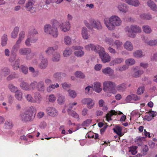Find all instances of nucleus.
<instances>
[{"mask_svg":"<svg viewBox=\"0 0 157 157\" xmlns=\"http://www.w3.org/2000/svg\"><path fill=\"white\" fill-rule=\"evenodd\" d=\"M25 32L24 31H21L19 34L18 38L17 40L18 42L21 43L25 37Z\"/></svg>","mask_w":157,"mask_h":157,"instance_id":"f704fd0d","label":"nucleus"},{"mask_svg":"<svg viewBox=\"0 0 157 157\" xmlns=\"http://www.w3.org/2000/svg\"><path fill=\"white\" fill-rule=\"evenodd\" d=\"M103 90L107 94V96H110V94H115L117 93L115 89L116 85L115 82L110 81H106L103 82Z\"/></svg>","mask_w":157,"mask_h":157,"instance_id":"f03ea898","label":"nucleus"},{"mask_svg":"<svg viewBox=\"0 0 157 157\" xmlns=\"http://www.w3.org/2000/svg\"><path fill=\"white\" fill-rule=\"evenodd\" d=\"M21 43L18 42L17 41L16 43L13 46L12 49V52H16L20 47V44Z\"/></svg>","mask_w":157,"mask_h":157,"instance_id":"a18cd8bd","label":"nucleus"},{"mask_svg":"<svg viewBox=\"0 0 157 157\" xmlns=\"http://www.w3.org/2000/svg\"><path fill=\"white\" fill-rule=\"evenodd\" d=\"M34 98L33 103L36 102L39 103L42 100V97L41 95L39 93L35 94Z\"/></svg>","mask_w":157,"mask_h":157,"instance_id":"72a5a7b5","label":"nucleus"},{"mask_svg":"<svg viewBox=\"0 0 157 157\" xmlns=\"http://www.w3.org/2000/svg\"><path fill=\"white\" fill-rule=\"evenodd\" d=\"M128 67L125 65H124L122 67H118L116 68V70L117 71H124L127 69Z\"/></svg>","mask_w":157,"mask_h":157,"instance_id":"13d9d810","label":"nucleus"},{"mask_svg":"<svg viewBox=\"0 0 157 157\" xmlns=\"http://www.w3.org/2000/svg\"><path fill=\"white\" fill-rule=\"evenodd\" d=\"M91 122V120L90 119H87L86 121H84L82 124V125L83 126L86 127L88 126L90 123Z\"/></svg>","mask_w":157,"mask_h":157,"instance_id":"0e129e2a","label":"nucleus"},{"mask_svg":"<svg viewBox=\"0 0 157 157\" xmlns=\"http://www.w3.org/2000/svg\"><path fill=\"white\" fill-rule=\"evenodd\" d=\"M104 22L107 28L111 31L114 30L115 27L120 26L122 23L120 18L116 15L105 18Z\"/></svg>","mask_w":157,"mask_h":157,"instance_id":"f257e3e1","label":"nucleus"},{"mask_svg":"<svg viewBox=\"0 0 157 157\" xmlns=\"http://www.w3.org/2000/svg\"><path fill=\"white\" fill-rule=\"evenodd\" d=\"M75 75L77 78H84L85 77V75L80 71H77L75 73Z\"/></svg>","mask_w":157,"mask_h":157,"instance_id":"49530a36","label":"nucleus"},{"mask_svg":"<svg viewBox=\"0 0 157 157\" xmlns=\"http://www.w3.org/2000/svg\"><path fill=\"white\" fill-rule=\"evenodd\" d=\"M72 53V50L71 48L67 47L63 52V55L64 57H69Z\"/></svg>","mask_w":157,"mask_h":157,"instance_id":"b1692460","label":"nucleus"},{"mask_svg":"<svg viewBox=\"0 0 157 157\" xmlns=\"http://www.w3.org/2000/svg\"><path fill=\"white\" fill-rule=\"evenodd\" d=\"M20 87L23 90H31L28 84L24 82H22L20 83Z\"/></svg>","mask_w":157,"mask_h":157,"instance_id":"c756f323","label":"nucleus"},{"mask_svg":"<svg viewBox=\"0 0 157 157\" xmlns=\"http://www.w3.org/2000/svg\"><path fill=\"white\" fill-rule=\"evenodd\" d=\"M22 92L18 90L15 93V97L19 101H21L22 98Z\"/></svg>","mask_w":157,"mask_h":157,"instance_id":"58836bf2","label":"nucleus"},{"mask_svg":"<svg viewBox=\"0 0 157 157\" xmlns=\"http://www.w3.org/2000/svg\"><path fill=\"white\" fill-rule=\"evenodd\" d=\"M122 44V42L119 40L115 41L114 43V44L115 45L117 49H120L121 47Z\"/></svg>","mask_w":157,"mask_h":157,"instance_id":"864d4df0","label":"nucleus"},{"mask_svg":"<svg viewBox=\"0 0 157 157\" xmlns=\"http://www.w3.org/2000/svg\"><path fill=\"white\" fill-rule=\"evenodd\" d=\"M125 30L127 33L128 36L132 38H134L136 36V33H140L141 32L140 28L135 25L126 27L125 28Z\"/></svg>","mask_w":157,"mask_h":157,"instance_id":"20e7f679","label":"nucleus"},{"mask_svg":"<svg viewBox=\"0 0 157 157\" xmlns=\"http://www.w3.org/2000/svg\"><path fill=\"white\" fill-rule=\"evenodd\" d=\"M92 89L96 93H100L102 89L101 83L99 82H94L92 85Z\"/></svg>","mask_w":157,"mask_h":157,"instance_id":"2eb2a0df","label":"nucleus"},{"mask_svg":"<svg viewBox=\"0 0 157 157\" xmlns=\"http://www.w3.org/2000/svg\"><path fill=\"white\" fill-rule=\"evenodd\" d=\"M48 99L49 102H53L56 101V98L54 94H51L49 96Z\"/></svg>","mask_w":157,"mask_h":157,"instance_id":"5fc2aeb1","label":"nucleus"},{"mask_svg":"<svg viewBox=\"0 0 157 157\" xmlns=\"http://www.w3.org/2000/svg\"><path fill=\"white\" fill-rule=\"evenodd\" d=\"M19 28L18 27H16L14 28L13 31L11 33V37L13 38H15L17 36L18 32L19 31Z\"/></svg>","mask_w":157,"mask_h":157,"instance_id":"e433bc0d","label":"nucleus"},{"mask_svg":"<svg viewBox=\"0 0 157 157\" xmlns=\"http://www.w3.org/2000/svg\"><path fill=\"white\" fill-rule=\"evenodd\" d=\"M6 128L7 129H10L13 127V124L11 121H7L5 123Z\"/></svg>","mask_w":157,"mask_h":157,"instance_id":"6e6d98bb","label":"nucleus"},{"mask_svg":"<svg viewBox=\"0 0 157 157\" xmlns=\"http://www.w3.org/2000/svg\"><path fill=\"white\" fill-rule=\"evenodd\" d=\"M125 63L128 66L132 65L135 63V59L132 58H129L125 61Z\"/></svg>","mask_w":157,"mask_h":157,"instance_id":"c03bdc74","label":"nucleus"},{"mask_svg":"<svg viewBox=\"0 0 157 157\" xmlns=\"http://www.w3.org/2000/svg\"><path fill=\"white\" fill-rule=\"evenodd\" d=\"M45 86L43 82H40L37 84V89L40 91H43L44 90Z\"/></svg>","mask_w":157,"mask_h":157,"instance_id":"37998d69","label":"nucleus"},{"mask_svg":"<svg viewBox=\"0 0 157 157\" xmlns=\"http://www.w3.org/2000/svg\"><path fill=\"white\" fill-rule=\"evenodd\" d=\"M97 52L99 54L102 62L104 63L109 62L111 60V57L109 54L105 52L104 48L101 47Z\"/></svg>","mask_w":157,"mask_h":157,"instance_id":"423d86ee","label":"nucleus"},{"mask_svg":"<svg viewBox=\"0 0 157 157\" xmlns=\"http://www.w3.org/2000/svg\"><path fill=\"white\" fill-rule=\"evenodd\" d=\"M105 42L108 44L110 46H113L114 44V42L112 38L106 37L104 40Z\"/></svg>","mask_w":157,"mask_h":157,"instance_id":"a19ab883","label":"nucleus"},{"mask_svg":"<svg viewBox=\"0 0 157 157\" xmlns=\"http://www.w3.org/2000/svg\"><path fill=\"white\" fill-rule=\"evenodd\" d=\"M144 87L143 86H140L138 88L137 90V94L139 95H141L144 93Z\"/></svg>","mask_w":157,"mask_h":157,"instance_id":"052dcab7","label":"nucleus"},{"mask_svg":"<svg viewBox=\"0 0 157 157\" xmlns=\"http://www.w3.org/2000/svg\"><path fill=\"white\" fill-rule=\"evenodd\" d=\"M117 8L118 10L122 13H126L128 10V6L124 3H120L118 4Z\"/></svg>","mask_w":157,"mask_h":157,"instance_id":"ddd939ff","label":"nucleus"},{"mask_svg":"<svg viewBox=\"0 0 157 157\" xmlns=\"http://www.w3.org/2000/svg\"><path fill=\"white\" fill-rule=\"evenodd\" d=\"M102 72L104 75L110 76L113 75L114 74V71L109 67L103 68L102 70Z\"/></svg>","mask_w":157,"mask_h":157,"instance_id":"dca6fc26","label":"nucleus"},{"mask_svg":"<svg viewBox=\"0 0 157 157\" xmlns=\"http://www.w3.org/2000/svg\"><path fill=\"white\" fill-rule=\"evenodd\" d=\"M65 98L64 96L60 94L58 95L57 102L60 105L63 104L65 102Z\"/></svg>","mask_w":157,"mask_h":157,"instance_id":"ea45409f","label":"nucleus"},{"mask_svg":"<svg viewBox=\"0 0 157 157\" xmlns=\"http://www.w3.org/2000/svg\"><path fill=\"white\" fill-rule=\"evenodd\" d=\"M10 61L12 63L11 65L14 70H17L18 68L19 64L18 61H16L13 62V60L12 59L11 57L10 59Z\"/></svg>","mask_w":157,"mask_h":157,"instance_id":"c9c22d12","label":"nucleus"},{"mask_svg":"<svg viewBox=\"0 0 157 157\" xmlns=\"http://www.w3.org/2000/svg\"><path fill=\"white\" fill-rule=\"evenodd\" d=\"M85 49L88 51H90V50L94 51L95 52L97 53L100 48H101V47L99 45H95L92 44H90L86 45L84 47Z\"/></svg>","mask_w":157,"mask_h":157,"instance_id":"9b49d317","label":"nucleus"},{"mask_svg":"<svg viewBox=\"0 0 157 157\" xmlns=\"http://www.w3.org/2000/svg\"><path fill=\"white\" fill-rule=\"evenodd\" d=\"M44 33L50 35L53 37L56 38L58 35V31L56 28L49 24L45 25L44 28Z\"/></svg>","mask_w":157,"mask_h":157,"instance_id":"39448f33","label":"nucleus"},{"mask_svg":"<svg viewBox=\"0 0 157 157\" xmlns=\"http://www.w3.org/2000/svg\"><path fill=\"white\" fill-rule=\"evenodd\" d=\"M81 102L83 105H86L87 107L89 109L93 108L95 105L94 101L90 98H83L81 101Z\"/></svg>","mask_w":157,"mask_h":157,"instance_id":"6e6552de","label":"nucleus"},{"mask_svg":"<svg viewBox=\"0 0 157 157\" xmlns=\"http://www.w3.org/2000/svg\"><path fill=\"white\" fill-rule=\"evenodd\" d=\"M68 96L70 98H75L77 96V93L74 90L69 89L67 90Z\"/></svg>","mask_w":157,"mask_h":157,"instance_id":"cd10ccee","label":"nucleus"},{"mask_svg":"<svg viewBox=\"0 0 157 157\" xmlns=\"http://www.w3.org/2000/svg\"><path fill=\"white\" fill-rule=\"evenodd\" d=\"M59 86V84L56 83L52 84L49 86L47 88V91L49 92H51L53 89L58 88Z\"/></svg>","mask_w":157,"mask_h":157,"instance_id":"4c0bfd02","label":"nucleus"},{"mask_svg":"<svg viewBox=\"0 0 157 157\" xmlns=\"http://www.w3.org/2000/svg\"><path fill=\"white\" fill-rule=\"evenodd\" d=\"M148 148L147 145L144 146L142 149L141 153L143 155H145L147 154V152L148 151Z\"/></svg>","mask_w":157,"mask_h":157,"instance_id":"4d7b16f0","label":"nucleus"},{"mask_svg":"<svg viewBox=\"0 0 157 157\" xmlns=\"http://www.w3.org/2000/svg\"><path fill=\"white\" fill-rule=\"evenodd\" d=\"M124 61V59L122 58L115 59L109 63L110 66H113L117 64H119Z\"/></svg>","mask_w":157,"mask_h":157,"instance_id":"c85d7f7f","label":"nucleus"},{"mask_svg":"<svg viewBox=\"0 0 157 157\" xmlns=\"http://www.w3.org/2000/svg\"><path fill=\"white\" fill-rule=\"evenodd\" d=\"M9 90L12 92L15 93L18 90L17 88L12 84H10L8 85Z\"/></svg>","mask_w":157,"mask_h":157,"instance_id":"79ce46f5","label":"nucleus"},{"mask_svg":"<svg viewBox=\"0 0 157 157\" xmlns=\"http://www.w3.org/2000/svg\"><path fill=\"white\" fill-rule=\"evenodd\" d=\"M63 41L64 44L67 45H70L72 44L71 38L68 36H66L64 37Z\"/></svg>","mask_w":157,"mask_h":157,"instance_id":"7c9ffc66","label":"nucleus"},{"mask_svg":"<svg viewBox=\"0 0 157 157\" xmlns=\"http://www.w3.org/2000/svg\"><path fill=\"white\" fill-rule=\"evenodd\" d=\"M124 48L127 50L131 51L133 50V46L132 43L129 41H126L124 44Z\"/></svg>","mask_w":157,"mask_h":157,"instance_id":"4be33fe9","label":"nucleus"},{"mask_svg":"<svg viewBox=\"0 0 157 157\" xmlns=\"http://www.w3.org/2000/svg\"><path fill=\"white\" fill-rule=\"evenodd\" d=\"M63 88L65 90H66L71 87V85L68 84L66 82H64L62 84Z\"/></svg>","mask_w":157,"mask_h":157,"instance_id":"e2e57ef3","label":"nucleus"},{"mask_svg":"<svg viewBox=\"0 0 157 157\" xmlns=\"http://www.w3.org/2000/svg\"><path fill=\"white\" fill-rule=\"evenodd\" d=\"M59 27L62 31L64 32H67L69 31L70 29V23L69 21H66L60 24Z\"/></svg>","mask_w":157,"mask_h":157,"instance_id":"f8f14e48","label":"nucleus"},{"mask_svg":"<svg viewBox=\"0 0 157 157\" xmlns=\"http://www.w3.org/2000/svg\"><path fill=\"white\" fill-rule=\"evenodd\" d=\"M143 73V70H138L137 67H136L132 69L130 74L133 77L138 78L140 77Z\"/></svg>","mask_w":157,"mask_h":157,"instance_id":"9d476101","label":"nucleus"},{"mask_svg":"<svg viewBox=\"0 0 157 157\" xmlns=\"http://www.w3.org/2000/svg\"><path fill=\"white\" fill-rule=\"evenodd\" d=\"M32 116L33 114L31 112H26L21 113L19 119L23 122H26L31 120Z\"/></svg>","mask_w":157,"mask_h":157,"instance_id":"1a4fd4ad","label":"nucleus"},{"mask_svg":"<svg viewBox=\"0 0 157 157\" xmlns=\"http://www.w3.org/2000/svg\"><path fill=\"white\" fill-rule=\"evenodd\" d=\"M133 55L134 57L136 58H140L143 57L144 55L142 51L141 50H137L133 53Z\"/></svg>","mask_w":157,"mask_h":157,"instance_id":"bb28decb","label":"nucleus"},{"mask_svg":"<svg viewBox=\"0 0 157 157\" xmlns=\"http://www.w3.org/2000/svg\"><path fill=\"white\" fill-rule=\"evenodd\" d=\"M21 70L22 72L24 74H27L28 73V68L26 67L23 66H21Z\"/></svg>","mask_w":157,"mask_h":157,"instance_id":"69168bd1","label":"nucleus"},{"mask_svg":"<svg viewBox=\"0 0 157 157\" xmlns=\"http://www.w3.org/2000/svg\"><path fill=\"white\" fill-rule=\"evenodd\" d=\"M60 59V55L58 53H55L53 56L52 59L53 61L56 62L59 61Z\"/></svg>","mask_w":157,"mask_h":157,"instance_id":"de8ad7c7","label":"nucleus"},{"mask_svg":"<svg viewBox=\"0 0 157 157\" xmlns=\"http://www.w3.org/2000/svg\"><path fill=\"white\" fill-rule=\"evenodd\" d=\"M143 31L146 33H150L151 31V28L148 25H144L142 27Z\"/></svg>","mask_w":157,"mask_h":157,"instance_id":"09e8293b","label":"nucleus"},{"mask_svg":"<svg viewBox=\"0 0 157 157\" xmlns=\"http://www.w3.org/2000/svg\"><path fill=\"white\" fill-rule=\"evenodd\" d=\"M116 87V91H118L120 92H123L126 89V85L124 83L119 85Z\"/></svg>","mask_w":157,"mask_h":157,"instance_id":"2f4dec72","label":"nucleus"},{"mask_svg":"<svg viewBox=\"0 0 157 157\" xmlns=\"http://www.w3.org/2000/svg\"><path fill=\"white\" fill-rule=\"evenodd\" d=\"M46 111L47 114L50 116L54 117L58 114L57 111L54 108L48 107L46 109Z\"/></svg>","mask_w":157,"mask_h":157,"instance_id":"a211bd4d","label":"nucleus"},{"mask_svg":"<svg viewBox=\"0 0 157 157\" xmlns=\"http://www.w3.org/2000/svg\"><path fill=\"white\" fill-rule=\"evenodd\" d=\"M140 17L141 18L147 20H150L151 18V16L150 15L144 13L141 14L140 15Z\"/></svg>","mask_w":157,"mask_h":157,"instance_id":"603ef678","label":"nucleus"},{"mask_svg":"<svg viewBox=\"0 0 157 157\" xmlns=\"http://www.w3.org/2000/svg\"><path fill=\"white\" fill-rule=\"evenodd\" d=\"M39 59L41 60V63L40 65V67L42 69H45L47 67L48 65V62L47 59L44 58L42 55L40 56Z\"/></svg>","mask_w":157,"mask_h":157,"instance_id":"6ab92c4d","label":"nucleus"},{"mask_svg":"<svg viewBox=\"0 0 157 157\" xmlns=\"http://www.w3.org/2000/svg\"><path fill=\"white\" fill-rule=\"evenodd\" d=\"M7 40V36L6 34H3L1 38V44L2 46L4 47L6 45Z\"/></svg>","mask_w":157,"mask_h":157,"instance_id":"473e14b6","label":"nucleus"},{"mask_svg":"<svg viewBox=\"0 0 157 157\" xmlns=\"http://www.w3.org/2000/svg\"><path fill=\"white\" fill-rule=\"evenodd\" d=\"M81 34L82 38L85 40H87L90 37V35L87 32V29L85 27L82 28Z\"/></svg>","mask_w":157,"mask_h":157,"instance_id":"5701e85b","label":"nucleus"},{"mask_svg":"<svg viewBox=\"0 0 157 157\" xmlns=\"http://www.w3.org/2000/svg\"><path fill=\"white\" fill-rule=\"evenodd\" d=\"M72 48L74 50H80L74 52V54L76 56L78 57H81L84 55V52L81 50L83 48L82 47L79 46H75L73 47Z\"/></svg>","mask_w":157,"mask_h":157,"instance_id":"4468645a","label":"nucleus"},{"mask_svg":"<svg viewBox=\"0 0 157 157\" xmlns=\"http://www.w3.org/2000/svg\"><path fill=\"white\" fill-rule=\"evenodd\" d=\"M125 2L128 5L137 6L140 4V2L138 0H125Z\"/></svg>","mask_w":157,"mask_h":157,"instance_id":"393cba45","label":"nucleus"},{"mask_svg":"<svg viewBox=\"0 0 157 157\" xmlns=\"http://www.w3.org/2000/svg\"><path fill=\"white\" fill-rule=\"evenodd\" d=\"M2 72L4 76H6L10 73V71L8 68L5 67L2 69Z\"/></svg>","mask_w":157,"mask_h":157,"instance_id":"3c124183","label":"nucleus"},{"mask_svg":"<svg viewBox=\"0 0 157 157\" xmlns=\"http://www.w3.org/2000/svg\"><path fill=\"white\" fill-rule=\"evenodd\" d=\"M102 67V65L101 64L98 63L96 64L94 67V69L96 71H100Z\"/></svg>","mask_w":157,"mask_h":157,"instance_id":"bf43d9fd","label":"nucleus"},{"mask_svg":"<svg viewBox=\"0 0 157 157\" xmlns=\"http://www.w3.org/2000/svg\"><path fill=\"white\" fill-rule=\"evenodd\" d=\"M33 3L31 2H29L26 5L27 10L28 11H30L33 9V7L32 6Z\"/></svg>","mask_w":157,"mask_h":157,"instance_id":"680f3d73","label":"nucleus"},{"mask_svg":"<svg viewBox=\"0 0 157 157\" xmlns=\"http://www.w3.org/2000/svg\"><path fill=\"white\" fill-rule=\"evenodd\" d=\"M113 130L114 132L119 136L120 137L123 135V134L122 132V128L119 126H115L113 128Z\"/></svg>","mask_w":157,"mask_h":157,"instance_id":"a878e982","label":"nucleus"},{"mask_svg":"<svg viewBox=\"0 0 157 157\" xmlns=\"http://www.w3.org/2000/svg\"><path fill=\"white\" fill-rule=\"evenodd\" d=\"M19 54L21 55L25 56L27 59H30L34 56V54L32 53L31 49L28 48H20L18 51Z\"/></svg>","mask_w":157,"mask_h":157,"instance_id":"0eeeda50","label":"nucleus"},{"mask_svg":"<svg viewBox=\"0 0 157 157\" xmlns=\"http://www.w3.org/2000/svg\"><path fill=\"white\" fill-rule=\"evenodd\" d=\"M123 114V113L119 111H115L114 110H112L109 112L106 115V119L107 121H109L111 120V117L113 115L117 114L121 115Z\"/></svg>","mask_w":157,"mask_h":157,"instance_id":"f3484780","label":"nucleus"},{"mask_svg":"<svg viewBox=\"0 0 157 157\" xmlns=\"http://www.w3.org/2000/svg\"><path fill=\"white\" fill-rule=\"evenodd\" d=\"M157 113L156 112L150 111L146 114L144 117V119L148 121H151L154 117L156 116Z\"/></svg>","mask_w":157,"mask_h":157,"instance_id":"aec40b11","label":"nucleus"},{"mask_svg":"<svg viewBox=\"0 0 157 157\" xmlns=\"http://www.w3.org/2000/svg\"><path fill=\"white\" fill-rule=\"evenodd\" d=\"M137 148V146H132L130 148L129 151L130 152L132 155H135L137 153L136 151Z\"/></svg>","mask_w":157,"mask_h":157,"instance_id":"8fccbe9b","label":"nucleus"},{"mask_svg":"<svg viewBox=\"0 0 157 157\" xmlns=\"http://www.w3.org/2000/svg\"><path fill=\"white\" fill-rule=\"evenodd\" d=\"M61 74L59 73H55L53 75L54 78L56 80H59L60 78Z\"/></svg>","mask_w":157,"mask_h":157,"instance_id":"774afa93","label":"nucleus"},{"mask_svg":"<svg viewBox=\"0 0 157 157\" xmlns=\"http://www.w3.org/2000/svg\"><path fill=\"white\" fill-rule=\"evenodd\" d=\"M70 114L72 117L76 118H78L79 116L77 113L75 111H73L70 113Z\"/></svg>","mask_w":157,"mask_h":157,"instance_id":"338daca9","label":"nucleus"},{"mask_svg":"<svg viewBox=\"0 0 157 157\" xmlns=\"http://www.w3.org/2000/svg\"><path fill=\"white\" fill-rule=\"evenodd\" d=\"M147 6L153 11L157 12V6L153 1L150 0L147 2Z\"/></svg>","mask_w":157,"mask_h":157,"instance_id":"412c9836","label":"nucleus"},{"mask_svg":"<svg viewBox=\"0 0 157 157\" xmlns=\"http://www.w3.org/2000/svg\"><path fill=\"white\" fill-rule=\"evenodd\" d=\"M89 21L88 22L86 20H84L83 21L85 25L88 29H95L100 30L102 29L101 24L99 21L90 18L89 19Z\"/></svg>","mask_w":157,"mask_h":157,"instance_id":"7ed1b4c3","label":"nucleus"}]
</instances>
